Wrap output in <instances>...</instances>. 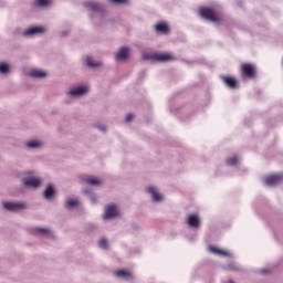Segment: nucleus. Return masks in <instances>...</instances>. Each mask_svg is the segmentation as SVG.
I'll use <instances>...</instances> for the list:
<instances>
[{"instance_id":"7c9ffc66","label":"nucleus","mask_w":283,"mask_h":283,"mask_svg":"<svg viewBox=\"0 0 283 283\" xmlns=\"http://www.w3.org/2000/svg\"><path fill=\"white\" fill-rule=\"evenodd\" d=\"M261 273H269V270H261Z\"/></svg>"},{"instance_id":"7ed1b4c3","label":"nucleus","mask_w":283,"mask_h":283,"mask_svg":"<svg viewBox=\"0 0 283 283\" xmlns=\"http://www.w3.org/2000/svg\"><path fill=\"white\" fill-rule=\"evenodd\" d=\"M241 74L245 78H255V65L249 63L242 64Z\"/></svg>"},{"instance_id":"cd10ccee","label":"nucleus","mask_w":283,"mask_h":283,"mask_svg":"<svg viewBox=\"0 0 283 283\" xmlns=\"http://www.w3.org/2000/svg\"><path fill=\"white\" fill-rule=\"evenodd\" d=\"M35 232L36 233H50V229H46V228H35Z\"/></svg>"},{"instance_id":"b1692460","label":"nucleus","mask_w":283,"mask_h":283,"mask_svg":"<svg viewBox=\"0 0 283 283\" xmlns=\"http://www.w3.org/2000/svg\"><path fill=\"white\" fill-rule=\"evenodd\" d=\"M10 72V65L8 63H0V74H8Z\"/></svg>"},{"instance_id":"9b49d317","label":"nucleus","mask_w":283,"mask_h":283,"mask_svg":"<svg viewBox=\"0 0 283 283\" xmlns=\"http://www.w3.org/2000/svg\"><path fill=\"white\" fill-rule=\"evenodd\" d=\"M155 32L158 34H169V25L165 22L155 24Z\"/></svg>"},{"instance_id":"f3484780","label":"nucleus","mask_w":283,"mask_h":283,"mask_svg":"<svg viewBox=\"0 0 283 283\" xmlns=\"http://www.w3.org/2000/svg\"><path fill=\"white\" fill-rule=\"evenodd\" d=\"M30 76H32L33 78H45V76H48V73L41 70H33L30 72Z\"/></svg>"},{"instance_id":"a211bd4d","label":"nucleus","mask_w":283,"mask_h":283,"mask_svg":"<svg viewBox=\"0 0 283 283\" xmlns=\"http://www.w3.org/2000/svg\"><path fill=\"white\" fill-rule=\"evenodd\" d=\"M117 277H126V280H134L132 273L125 270H119L116 272Z\"/></svg>"},{"instance_id":"f03ea898","label":"nucleus","mask_w":283,"mask_h":283,"mask_svg":"<svg viewBox=\"0 0 283 283\" xmlns=\"http://www.w3.org/2000/svg\"><path fill=\"white\" fill-rule=\"evenodd\" d=\"M199 14L202 17V19H206V21H211L212 23H220V15H218L216 9L201 8L199 9Z\"/></svg>"},{"instance_id":"f257e3e1","label":"nucleus","mask_w":283,"mask_h":283,"mask_svg":"<svg viewBox=\"0 0 283 283\" xmlns=\"http://www.w3.org/2000/svg\"><path fill=\"white\" fill-rule=\"evenodd\" d=\"M144 61H158L159 63H167V61H176L171 53H143Z\"/></svg>"},{"instance_id":"6ab92c4d","label":"nucleus","mask_w":283,"mask_h":283,"mask_svg":"<svg viewBox=\"0 0 283 283\" xmlns=\"http://www.w3.org/2000/svg\"><path fill=\"white\" fill-rule=\"evenodd\" d=\"M86 182L87 185H92L93 187H98L102 185L101 179L96 178V177H88L86 178Z\"/></svg>"},{"instance_id":"412c9836","label":"nucleus","mask_w":283,"mask_h":283,"mask_svg":"<svg viewBox=\"0 0 283 283\" xmlns=\"http://www.w3.org/2000/svg\"><path fill=\"white\" fill-rule=\"evenodd\" d=\"M85 63H86L87 67H101V63L99 62H94V60H92L91 56H87L85 59Z\"/></svg>"},{"instance_id":"c85d7f7f","label":"nucleus","mask_w":283,"mask_h":283,"mask_svg":"<svg viewBox=\"0 0 283 283\" xmlns=\"http://www.w3.org/2000/svg\"><path fill=\"white\" fill-rule=\"evenodd\" d=\"M109 2L120 6V3H129V0H109Z\"/></svg>"},{"instance_id":"bb28decb","label":"nucleus","mask_w":283,"mask_h":283,"mask_svg":"<svg viewBox=\"0 0 283 283\" xmlns=\"http://www.w3.org/2000/svg\"><path fill=\"white\" fill-rule=\"evenodd\" d=\"M101 249H107V239L102 238L98 242Z\"/></svg>"},{"instance_id":"dca6fc26","label":"nucleus","mask_w":283,"mask_h":283,"mask_svg":"<svg viewBox=\"0 0 283 283\" xmlns=\"http://www.w3.org/2000/svg\"><path fill=\"white\" fill-rule=\"evenodd\" d=\"M209 251L211 253H214L216 255H223L224 258L229 255V252L227 250H221L220 248L213 245L209 247Z\"/></svg>"},{"instance_id":"ddd939ff","label":"nucleus","mask_w":283,"mask_h":283,"mask_svg":"<svg viewBox=\"0 0 283 283\" xmlns=\"http://www.w3.org/2000/svg\"><path fill=\"white\" fill-rule=\"evenodd\" d=\"M147 191H148V193H150V196H151L154 202H160V200H163V195H160V193L158 192V190H156V188H154V187H148V188H147Z\"/></svg>"},{"instance_id":"423d86ee","label":"nucleus","mask_w":283,"mask_h":283,"mask_svg":"<svg viewBox=\"0 0 283 283\" xmlns=\"http://www.w3.org/2000/svg\"><path fill=\"white\" fill-rule=\"evenodd\" d=\"M23 185H25V187H40L41 186V179L36 178V177H25L22 179Z\"/></svg>"},{"instance_id":"5701e85b","label":"nucleus","mask_w":283,"mask_h":283,"mask_svg":"<svg viewBox=\"0 0 283 283\" xmlns=\"http://www.w3.org/2000/svg\"><path fill=\"white\" fill-rule=\"evenodd\" d=\"M41 145H43V144L41 142H36V140L27 143V147H29V149H36V148L41 147Z\"/></svg>"},{"instance_id":"20e7f679","label":"nucleus","mask_w":283,"mask_h":283,"mask_svg":"<svg viewBox=\"0 0 283 283\" xmlns=\"http://www.w3.org/2000/svg\"><path fill=\"white\" fill-rule=\"evenodd\" d=\"M283 180V174H277V175H270L265 177L264 182L269 187H273L274 185H280Z\"/></svg>"},{"instance_id":"4468645a","label":"nucleus","mask_w":283,"mask_h":283,"mask_svg":"<svg viewBox=\"0 0 283 283\" xmlns=\"http://www.w3.org/2000/svg\"><path fill=\"white\" fill-rule=\"evenodd\" d=\"M85 7L91 10L92 12H101L103 10V6L98 2L88 1L85 3Z\"/></svg>"},{"instance_id":"6e6552de","label":"nucleus","mask_w":283,"mask_h":283,"mask_svg":"<svg viewBox=\"0 0 283 283\" xmlns=\"http://www.w3.org/2000/svg\"><path fill=\"white\" fill-rule=\"evenodd\" d=\"M221 80L227 87H230V90H235L238 87V81L234 77L223 75Z\"/></svg>"},{"instance_id":"f8f14e48","label":"nucleus","mask_w":283,"mask_h":283,"mask_svg":"<svg viewBox=\"0 0 283 283\" xmlns=\"http://www.w3.org/2000/svg\"><path fill=\"white\" fill-rule=\"evenodd\" d=\"M45 32V28L43 27H33L28 29L24 34L25 36H32L33 34H43Z\"/></svg>"},{"instance_id":"39448f33","label":"nucleus","mask_w":283,"mask_h":283,"mask_svg":"<svg viewBox=\"0 0 283 283\" xmlns=\"http://www.w3.org/2000/svg\"><path fill=\"white\" fill-rule=\"evenodd\" d=\"M118 216V207L116 205H109L105 209L104 220H109V218H116Z\"/></svg>"},{"instance_id":"9d476101","label":"nucleus","mask_w":283,"mask_h":283,"mask_svg":"<svg viewBox=\"0 0 283 283\" xmlns=\"http://www.w3.org/2000/svg\"><path fill=\"white\" fill-rule=\"evenodd\" d=\"M129 56V48L124 46L119 49V51L116 54V61H125Z\"/></svg>"},{"instance_id":"aec40b11","label":"nucleus","mask_w":283,"mask_h":283,"mask_svg":"<svg viewBox=\"0 0 283 283\" xmlns=\"http://www.w3.org/2000/svg\"><path fill=\"white\" fill-rule=\"evenodd\" d=\"M54 193H55L54 187L48 186L45 191H44V198H46V200H50L51 198L54 197Z\"/></svg>"},{"instance_id":"2f4dec72","label":"nucleus","mask_w":283,"mask_h":283,"mask_svg":"<svg viewBox=\"0 0 283 283\" xmlns=\"http://www.w3.org/2000/svg\"><path fill=\"white\" fill-rule=\"evenodd\" d=\"M101 129H102V132H105V127H102Z\"/></svg>"},{"instance_id":"393cba45","label":"nucleus","mask_w":283,"mask_h":283,"mask_svg":"<svg viewBox=\"0 0 283 283\" xmlns=\"http://www.w3.org/2000/svg\"><path fill=\"white\" fill-rule=\"evenodd\" d=\"M35 3L40 8H45V6H50V0H35Z\"/></svg>"},{"instance_id":"4be33fe9","label":"nucleus","mask_w":283,"mask_h":283,"mask_svg":"<svg viewBox=\"0 0 283 283\" xmlns=\"http://www.w3.org/2000/svg\"><path fill=\"white\" fill-rule=\"evenodd\" d=\"M66 209H72L73 207H78V200L76 199H69L65 202Z\"/></svg>"},{"instance_id":"0eeeda50","label":"nucleus","mask_w":283,"mask_h":283,"mask_svg":"<svg viewBox=\"0 0 283 283\" xmlns=\"http://www.w3.org/2000/svg\"><path fill=\"white\" fill-rule=\"evenodd\" d=\"M3 208L7 211H21V209H25V205L17 202H4Z\"/></svg>"},{"instance_id":"1a4fd4ad","label":"nucleus","mask_w":283,"mask_h":283,"mask_svg":"<svg viewBox=\"0 0 283 283\" xmlns=\"http://www.w3.org/2000/svg\"><path fill=\"white\" fill-rule=\"evenodd\" d=\"M187 224L193 229H198V227H200V217H198V214H189L187 218Z\"/></svg>"},{"instance_id":"2eb2a0df","label":"nucleus","mask_w":283,"mask_h":283,"mask_svg":"<svg viewBox=\"0 0 283 283\" xmlns=\"http://www.w3.org/2000/svg\"><path fill=\"white\" fill-rule=\"evenodd\" d=\"M87 93V86H78L69 92L70 96H83V94Z\"/></svg>"},{"instance_id":"a878e982","label":"nucleus","mask_w":283,"mask_h":283,"mask_svg":"<svg viewBox=\"0 0 283 283\" xmlns=\"http://www.w3.org/2000/svg\"><path fill=\"white\" fill-rule=\"evenodd\" d=\"M238 163V157H230L227 159V165H229L230 167H233V165H235Z\"/></svg>"},{"instance_id":"c756f323","label":"nucleus","mask_w":283,"mask_h":283,"mask_svg":"<svg viewBox=\"0 0 283 283\" xmlns=\"http://www.w3.org/2000/svg\"><path fill=\"white\" fill-rule=\"evenodd\" d=\"M134 119V114H128L125 118L126 123H129L130 120Z\"/></svg>"}]
</instances>
